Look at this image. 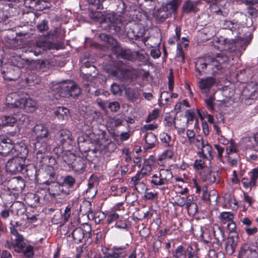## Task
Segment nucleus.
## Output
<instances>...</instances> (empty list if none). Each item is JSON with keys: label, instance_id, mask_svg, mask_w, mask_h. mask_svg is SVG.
I'll return each mask as SVG.
<instances>
[{"label": "nucleus", "instance_id": "nucleus-3", "mask_svg": "<svg viewBox=\"0 0 258 258\" xmlns=\"http://www.w3.org/2000/svg\"><path fill=\"white\" fill-rule=\"evenodd\" d=\"M51 91L54 98L57 100L61 97H76L81 93L80 88L71 81L54 84L51 87Z\"/></svg>", "mask_w": 258, "mask_h": 258}, {"label": "nucleus", "instance_id": "nucleus-34", "mask_svg": "<svg viewBox=\"0 0 258 258\" xmlns=\"http://www.w3.org/2000/svg\"><path fill=\"white\" fill-rule=\"evenodd\" d=\"M29 61L28 59L22 58L20 56H16L14 57L13 62L19 69L20 68H24L27 66H29Z\"/></svg>", "mask_w": 258, "mask_h": 258}, {"label": "nucleus", "instance_id": "nucleus-58", "mask_svg": "<svg viewBox=\"0 0 258 258\" xmlns=\"http://www.w3.org/2000/svg\"><path fill=\"white\" fill-rule=\"evenodd\" d=\"M214 100H215V98L213 96H211L209 98H208L205 100V102L206 104H207V106L211 110L214 109Z\"/></svg>", "mask_w": 258, "mask_h": 258}, {"label": "nucleus", "instance_id": "nucleus-35", "mask_svg": "<svg viewBox=\"0 0 258 258\" xmlns=\"http://www.w3.org/2000/svg\"><path fill=\"white\" fill-rule=\"evenodd\" d=\"M153 15L154 17L160 22H163L169 16V15L163 10L162 7L155 10Z\"/></svg>", "mask_w": 258, "mask_h": 258}, {"label": "nucleus", "instance_id": "nucleus-27", "mask_svg": "<svg viewBox=\"0 0 258 258\" xmlns=\"http://www.w3.org/2000/svg\"><path fill=\"white\" fill-rule=\"evenodd\" d=\"M243 95L248 99H255L258 98V88H252L250 85H248L243 90Z\"/></svg>", "mask_w": 258, "mask_h": 258}, {"label": "nucleus", "instance_id": "nucleus-28", "mask_svg": "<svg viewBox=\"0 0 258 258\" xmlns=\"http://www.w3.org/2000/svg\"><path fill=\"white\" fill-rule=\"evenodd\" d=\"M13 148L12 144H0V156L5 157L12 156Z\"/></svg>", "mask_w": 258, "mask_h": 258}, {"label": "nucleus", "instance_id": "nucleus-24", "mask_svg": "<svg viewBox=\"0 0 258 258\" xmlns=\"http://www.w3.org/2000/svg\"><path fill=\"white\" fill-rule=\"evenodd\" d=\"M212 148L211 146L206 141L203 147H202L198 151V154L200 157L203 159L208 158V157H212Z\"/></svg>", "mask_w": 258, "mask_h": 258}, {"label": "nucleus", "instance_id": "nucleus-49", "mask_svg": "<svg viewBox=\"0 0 258 258\" xmlns=\"http://www.w3.org/2000/svg\"><path fill=\"white\" fill-rule=\"evenodd\" d=\"M159 115V110L158 109H154L152 111V113L148 115V118L146 119V122H148L157 118Z\"/></svg>", "mask_w": 258, "mask_h": 258}, {"label": "nucleus", "instance_id": "nucleus-41", "mask_svg": "<svg viewBox=\"0 0 258 258\" xmlns=\"http://www.w3.org/2000/svg\"><path fill=\"white\" fill-rule=\"evenodd\" d=\"M164 10L170 16L172 13L176 11L177 8L170 2L162 6Z\"/></svg>", "mask_w": 258, "mask_h": 258}, {"label": "nucleus", "instance_id": "nucleus-14", "mask_svg": "<svg viewBox=\"0 0 258 258\" xmlns=\"http://www.w3.org/2000/svg\"><path fill=\"white\" fill-rule=\"evenodd\" d=\"M216 82L215 78L207 77L200 79L198 82V86L203 93H208Z\"/></svg>", "mask_w": 258, "mask_h": 258}, {"label": "nucleus", "instance_id": "nucleus-39", "mask_svg": "<svg viewBox=\"0 0 258 258\" xmlns=\"http://www.w3.org/2000/svg\"><path fill=\"white\" fill-rule=\"evenodd\" d=\"M174 121V126L177 130V133L179 135L183 134L186 128L188 127L185 124V121H183L182 124H179L178 118H175Z\"/></svg>", "mask_w": 258, "mask_h": 258}, {"label": "nucleus", "instance_id": "nucleus-55", "mask_svg": "<svg viewBox=\"0 0 258 258\" xmlns=\"http://www.w3.org/2000/svg\"><path fill=\"white\" fill-rule=\"evenodd\" d=\"M71 207L69 206H67L64 210V213L62 215V218L64 222H67L71 215Z\"/></svg>", "mask_w": 258, "mask_h": 258}, {"label": "nucleus", "instance_id": "nucleus-18", "mask_svg": "<svg viewBox=\"0 0 258 258\" xmlns=\"http://www.w3.org/2000/svg\"><path fill=\"white\" fill-rule=\"evenodd\" d=\"M33 132L36 135V140H47L48 137V131L43 124H37L33 127Z\"/></svg>", "mask_w": 258, "mask_h": 258}, {"label": "nucleus", "instance_id": "nucleus-12", "mask_svg": "<svg viewBox=\"0 0 258 258\" xmlns=\"http://www.w3.org/2000/svg\"><path fill=\"white\" fill-rule=\"evenodd\" d=\"M12 156H16L25 160L28 154V149L27 145L23 142L14 143L13 148Z\"/></svg>", "mask_w": 258, "mask_h": 258}, {"label": "nucleus", "instance_id": "nucleus-10", "mask_svg": "<svg viewBox=\"0 0 258 258\" xmlns=\"http://www.w3.org/2000/svg\"><path fill=\"white\" fill-rule=\"evenodd\" d=\"M110 74L119 79L125 76L130 77L132 79H137L139 77V70L134 69L124 71L121 68H115L110 71Z\"/></svg>", "mask_w": 258, "mask_h": 258}, {"label": "nucleus", "instance_id": "nucleus-47", "mask_svg": "<svg viewBox=\"0 0 258 258\" xmlns=\"http://www.w3.org/2000/svg\"><path fill=\"white\" fill-rule=\"evenodd\" d=\"M68 147L64 145H56L53 149V152L58 157L63 153L64 148Z\"/></svg>", "mask_w": 258, "mask_h": 258}, {"label": "nucleus", "instance_id": "nucleus-1", "mask_svg": "<svg viewBox=\"0 0 258 258\" xmlns=\"http://www.w3.org/2000/svg\"><path fill=\"white\" fill-rule=\"evenodd\" d=\"M236 19L233 21L225 20L222 24L224 29H229L235 35L234 39L226 38L221 40L224 45L223 49L230 52L244 50L251 39L250 34H242V27L245 24L244 21L246 19V16L240 13L237 14Z\"/></svg>", "mask_w": 258, "mask_h": 258}, {"label": "nucleus", "instance_id": "nucleus-62", "mask_svg": "<svg viewBox=\"0 0 258 258\" xmlns=\"http://www.w3.org/2000/svg\"><path fill=\"white\" fill-rule=\"evenodd\" d=\"M250 177L251 178L252 182H255L256 183L258 179V169L255 168L252 169L251 172Z\"/></svg>", "mask_w": 258, "mask_h": 258}, {"label": "nucleus", "instance_id": "nucleus-17", "mask_svg": "<svg viewBox=\"0 0 258 258\" xmlns=\"http://www.w3.org/2000/svg\"><path fill=\"white\" fill-rule=\"evenodd\" d=\"M200 174L201 180L209 184L215 182L218 177L217 172L212 171L208 168H204Z\"/></svg>", "mask_w": 258, "mask_h": 258}, {"label": "nucleus", "instance_id": "nucleus-57", "mask_svg": "<svg viewBox=\"0 0 258 258\" xmlns=\"http://www.w3.org/2000/svg\"><path fill=\"white\" fill-rule=\"evenodd\" d=\"M205 166V163L203 160H196L194 163V167L197 169H203Z\"/></svg>", "mask_w": 258, "mask_h": 258}, {"label": "nucleus", "instance_id": "nucleus-52", "mask_svg": "<svg viewBox=\"0 0 258 258\" xmlns=\"http://www.w3.org/2000/svg\"><path fill=\"white\" fill-rule=\"evenodd\" d=\"M188 258H199L197 252L194 250L191 246H188L186 249Z\"/></svg>", "mask_w": 258, "mask_h": 258}, {"label": "nucleus", "instance_id": "nucleus-56", "mask_svg": "<svg viewBox=\"0 0 258 258\" xmlns=\"http://www.w3.org/2000/svg\"><path fill=\"white\" fill-rule=\"evenodd\" d=\"M176 56L179 58L180 57L181 61H184V55L182 51V48L179 44H177V45Z\"/></svg>", "mask_w": 258, "mask_h": 258}, {"label": "nucleus", "instance_id": "nucleus-51", "mask_svg": "<svg viewBox=\"0 0 258 258\" xmlns=\"http://www.w3.org/2000/svg\"><path fill=\"white\" fill-rule=\"evenodd\" d=\"M119 218V215L116 213H113L109 215L107 219V223L108 224L111 223L113 221H116Z\"/></svg>", "mask_w": 258, "mask_h": 258}, {"label": "nucleus", "instance_id": "nucleus-20", "mask_svg": "<svg viewBox=\"0 0 258 258\" xmlns=\"http://www.w3.org/2000/svg\"><path fill=\"white\" fill-rule=\"evenodd\" d=\"M19 77V69L14 67H11L7 72L4 73L3 75L4 79L8 81H16Z\"/></svg>", "mask_w": 258, "mask_h": 258}, {"label": "nucleus", "instance_id": "nucleus-60", "mask_svg": "<svg viewBox=\"0 0 258 258\" xmlns=\"http://www.w3.org/2000/svg\"><path fill=\"white\" fill-rule=\"evenodd\" d=\"M47 175L48 178V179L46 181V184H50L51 183H54L55 182L56 178H55V175L54 172H51L49 174L47 173Z\"/></svg>", "mask_w": 258, "mask_h": 258}, {"label": "nucleus", "instance_id": "nucleus-15", "mask_svg": "<svg viewBox=\"0 0 258 258\" xmlns=\"http://www.w3.org/2000/svg\"><path fill=\"white\" fill-rule=\"evenodd\" d=\"M127 255L126 247L124 245L113 246L107 253L108 257L124 258Z\"/></svg>", "mask_w": 258, "mask_h": 258}, {"label": "nucleus", "instance_id": "nucleus-31", "mask_svg": "<svg viewBox=\"0 0 258 258\" xmlns=\"http://www.w3.org/2000/svg\"><path fill=\"white\" fill-rule=\"evenodd\" d=\"M182 10L185 13L196 12L197 11L196 3L190 0L186 1L182 6Z\"/></svg>", "mask_w": 258, "mask_h": 258}, {"label": "nucleus", "instance_id": "nucleus-33", "mask_svg": "<svg viewBox=\"0 0 258 258\" xmlns=\"http://www.w3.org/2000/svg\"><path fill=\"white\" fill-rule=\"evenodd\" d=\"M125 94L128 100L132 102L139 98V91L137 89L127 88L125 90Z\"/></svg>", "mask_w": 258, "mask_h": 258}, {"label": "nucleus", "instance_id": "nucleus-64", "mask_svg": "<svg viewBox=\"0 0 258 258\" xmlns=\"http://www.w3.org/2000/svg\"><path fill=\"white\" fill-rule=\"evenodd\" d=\"M186 136L188 139V141L190 143L194 141L195 138V133L193 130H187L186 131Z\"/></svg>", "mask_w": 258, "mask_h": 258}, {"label": "nucleus", "instance_id": "nucleus-30", "mask_svg": "<svg viewBox=\"0 0 258 258\" xmlns=\"http://www.w3.org/2000/svg\"><path fill=\"white\" fill-rule=\"evenodd\" d=\"M11 208L12 211L18 215H22L26 211L24 204L20 202H15L12 205Z\"/></svg>", "mask_w": 258, "mask_h": 258}, {"label": "nucleus", "instance_id": "nucleus-25", "mask_svg": "<svg viewBox=\"0 0 258 258\" xmlns=\"http://www.w3.org/2000/svg\"><path fill=\"white\" fill-rule=\"evenodd\" d=\"M29 67L30 70L33 71L44 72L46 69V65L43 60H32L30 62Z\"/></svg>", "mask_w": 258, "mask_h": 258}, {"label": "nucleus", "instance_id": "nucleus-11", "mask_svg": "<svg viewBox=\"0 0 258 258\" xmlns=\"http://www.w3.org/2000/svg\"><path fill=\"white\" fill-rule=\"evenodd\" d=\"M115 49L117 52V57L124 59L133 61L139 57L141 60L144 57L143 54L139 51L131 52L129 49H122L119 46L115 47Z\"/></svg>", "mask_w": 258, "mask_h": 258}, {"label": "nucleus", "instance_id": "nucleus-54", "mask_svg": "<svg viewBox=\"0 0 258 258\" xmlns=\"http://www.w3.org/2000/svg\"><path fill=\"white\" fill-rule=\"evenodd\" d=\"M160 138L161 141L166 144L169 143L171 137L166 133H162L160 135Z\"/></svg>", "mask_w": 258, "mask_h": 258}, {"label": "nucleus", "instance_id": "nucleus-37", "mask_svg": "<svg viewBox=\"0 0 258 258\" xmlns=\"http://www.w3.org/2000/svg\"><path fill=\"white\" fill-rule=\"evenodd\" d=\"M219 218L223 224H226L233 221L234 215L231 212H223L220 214Z\"/></svg>", "mask_w": 258, "mask_h": 258}, {"label": "nucleus", "instance_id": "nucleus-9", "mask_svg": "<svg viewBox=\"0 0 258 258\" xmlns=\"http://www.w3.org/2000/svg\"><path fill=\"white\" fill-rule=\"evenodd\" d=\"M122 22V18L114 12L107 13L105 16H103L100 22L102 27L104 28L110 27L111 25H117L121 24Z\"/></svg>", "mask_w": 258, "mask_h": 258}, {"label": "nucleus", "instance_id": "nucleus-23", "mask_svg": "<svg viewBox=\"0 0 258 258\" xmlns=\"http://www.w3.org/2000/svg\"><path fill=\"white\" fill-rule=\"evenodd\" d=\"M11 187L14 190L20 191L24 188V180L21 177L14 178L10 181Z\"/></svg>", "mask_w": 258, "mask_h": 258}, {"label": "nucleus", "instance_id": "nucleus-40", "mask_svg": "<svg viewBox=\"0 0 258 258\" xmlns=\"http://www.w3.org/2000/svg\"><path fill=\"white\" fill-rule=\"evenodd\" d=\"M194 198L191 196H188L185 199V205L188 210L194 209L195 212L197 211V206L193 202Z\"/></svg>", "mask_w": 258, "mask_h": 258}, {"label": "nucleus", "instance_id": "nucleus-43", "mask_svg": "<svg viewBox=\"0 0 258 258\" xmlns=\"http://www.w3.org/2000/svg\"><path fill=\"white\" fill-rule=\"evenodd\" d=\"M194 144L199 150L203 146L206 141H204L203 137L200 135H198L194 140V141L190 143Z\"/></svg>", "mask_w": 258, "mask_h": 258}, {"label": "nucleus", "instance_id": "nucleus-13", "mask_svg": "<svg viewBox=\"0 0 258 258\" xmlns=\"http://www.w3.org/2000/svg\"><path fill=\"white\" fill-rule=\"evenodd\" d=\"M84 229L81 227H78L75 229L72 232V237L73 238L75 242L77 243L81 242L84 237L85 232L88 233L90 235L91 231V226L87 224L83 225Z\"/></svg>", "mask_w": 258, "mask_h": 258}, {"label": "nucleus", "instance_id": "nucleus-38", "mask_svg": "<svg viewBox=\"0 0 258 258\" xmlns=\"http://www.w3.org/2000/svg\"><path fill=\"white\" fill-rule=\"evenodd\" d=\"M172 258H186V251L181 245L178 246L173 251Z\"/></svg>", "mask_w": 258, "mask_h": 258}, {"label": "nucleus", "instance_id": "nucleus-48", "mask_svg": "<svg viewBox=\"0 0 258 258\" xmlns=\"http://www.w3.org/2000/svg\"><path fill=\"white\" fill-rule=\"evenodd\" d=\"M111 91L114 95H120L121 93V89L118 84L113 83L111 86Z\"/></svg>", "mask_w": 258, "mask_h": 258}, {"label": "nucleus", "instance_id": "nucleus-45", "mask_svg": "<svg viewBox=\"0 0 258 258\" xmlns=\"http://www.w3.org/2000/svg\"><path fill=\"white\" fill-rule=\"evenodd\" d=\"M173 155V152L171 150H166L164 151L159 157L160 160H163L166 159H171Z\"/></svg>", "mask_w": 258, "mask_h": 258}, {"label": "nucleus", "instance_id": "nucleus-26", "mask_svg": "<svg viewBox=\"0 0 258 258\" xmlns=\"http://www.w3.org/2000/svg\"><path fill=\"white\" fill-rule=\"evenodd\" d=\"M18 120L17 117L12 115L0 116V125L4 126H14Z\"/></svg>", "mask_w": 258, "mask_h": 258}, {"label": "nucleus", "instance_id": "nucleus-22", "mask_svg": "<svg viewBox=\"0 0 258 258\" xmlns=\"http://www.w3.org/2000/svg\"><path fill=\"white\" fill-rule=\"evenodd\" d=\"M72 166L76 172L82 173L86 168V161L81 157H78L73 162Z\"/></svg>", "mask_w": 258, "mask_h": 258}, {"label": "nucleus", "instance_id": "nucleus-32", "mask_svg": "<svg viewBox=\"0 0 258 258\" xmlns=\"http://www.w3.org/2000/svg\"><path fill=\"white\" fill-rule=\"evenodd\" d=\"M145 140L147 144L148 149L154 148L156 144L157 138L155 135L152 133H149L145 137Z\"/></svg>", "mask_w": 258, "mask_h": 258}, {"label": "nucleus", "instance_id": "nucleus-59", "mask_svg": "<svg viewBox=\"0 0 258 258\" xmlns=\"http://www.w3.org/2000/svg\"><path fill=\"white\" fill-rule=\"evenodd\" d=\"M241 183L245 189H248L249 191L251 190L252 186L249 182V179L248 178L243 177L241 180Z\"/></svg>", "mask_w": 258, "mask_h": 258}, {"label": "nucleus", "instance_id": "nucleus-21", "mask_svg": "<svg viewBox=\"0 0 258 258\" xmlns=\"http://www.w3.org/2000/svg\"><path fill=\"white\" fill-rule=\"evenodd\" d=\"M184 117L186 119L185 124L189 127L190 125H192L195 122V126L196 127L198 123V118L196 117L195 112L191 109L187 110L185 112Z\"/></svg>", "mask_w": 258, "mask_h": 258}, {"label": "nucleus", "instance_id": "nucleus-50", "mask_svg": "<svg viewBox=\"0 0 258 258\" xmlns=\"http://www.w3.org/2000/svg\"><path fill=\"white\" fill-rule=\"evenodd\" d=\"M64 183L67 184L69 187H72L75 183V178L72 176H67L64 179Z\"/></svg>", "mask_w": 258, "mask_h": 258}, {"label": "nucleus", "instance_id": "nucleus-19", "mask_svg": "<svg viewBox=\"0 0 258 258\" xmlns=\"http://www.w3.org/2000/svg\"><path fill=\"white\" fill-rule=\"evenodd\" d=\"M7 244L9 248H14L15 250L19 253L21 252L22 247L25 245L24 242V238L22 235L15 237L14 243L8 241Z\"/></svg>", "mask_w": 258, "mask_h": 258}, {"label": "nucleus", "instance_id": "nucleus-36", "mask_svg": "<svg viewBox=\"0 0 258 258\" xmlns=\"http://www.w3.org/2000/svg\"><path fill=\"white\" fill-rule=\"evenodd\" d=\"M25 257L26 258H33L34 255V247L31 245H25L22 247V251Z\"/></svg>", "mask_w": 258, "mask_h": 258}, {"label": "nucleus", "instance_id": "nucleus-53", "mask_svg": "<svg viewBox=\"0 0 258 258\" xmlns=\"http://www.w3.org/2000/svg\"><path fill=\"white\" fill-rule=\"evenodd\" d=\"M108 108L112 111L117 112L120 108V105L118 102L116 101H114L109 104Z\"/></svg>", "mask_w": 258, "mask_h": 258}, {"label": "nucleus", "instance_id": "nucleus-6", "mask_svg": "<svg viewBox=\"0 0 258 258\" xmlns=\"http://www.w3.org/2000/svg\"><path fill=\"white\" fill-rule=\"evenodd\" d=\"M27 164L28 163H26L25 160L14 156L7 161L6 169L8 172L12 174H17L25 170Z\"/></svg>", "mask_w": 258, "mask_h": 258}, {"label": "nucleus", "instance_id": "nucleus-2", "mask_svg": "<svg viewBox=\"0 0 258 258\" xmlns=\"http://www.w3.org/2000/svg\"><path fill=\"white\" fill-rule=\"evenodd\" d=\"M229 60L225 52L221 51L215 56H205L197 59L195 69L199 76L204 74L215 75L224 68V65Z\"/></svg>", "mask_w": 258, "mask_h": 258}, {"label": "nucleus", "instance_id": "nucleus-16", "mask_svg": "<svg viewBox=\"0 0 258 258\" xmlns=\"http://www.w3.org/2000/svg\"><path fill=\"white\" fill-rule=\"evenodd\" d=\"M144 178V177L138 172L131 178V184L139 192H143L146 189V184L143 180Z\"/></svg>", "mask_w": 258, "mask_h": 258}, {"label": "nucleus", "instance_id": "nucleus-5", "mask_svg": "<svg viewBox=\"0 0 258 258\" xmlns=\"http://www.w3.org/2000/svg\"><path fill=\"white\" fill-rule=\"evenodd\" d=\"M35 144V149L36 150V159L38 162L42 165L47 164L51 157L47 154L49 148L46 143L47 140H36Z\"/></svg>", "mask_w": 258, "mask_h": 258}, {"label": "nucleus", "instance_id": "nucleus-7", "mask_svg": "<svg viewBox=\"0 0 258 258\" xmlns=\"http://www.w3.org/2000/svg\"><path fill=\"white\" fill-rule=\"evenodd\" d=\"M10 107L24 108L29 111L34 110L37 106V102L30 98L23 97L20 99H16L14 102L9 103Z\"/></svg>", "mask_w": 258, "mask_h": 258}, {"label": "nucleus", "instance_id": "nucleus-63", "mask_svg": "<svg viewBox=\"0 0 258 258\" xmlns=\"http://www.w3.org/2000/svg\"><path fill=\"white\" fill-rule=\"evenodd\" d=\"M245 231L246 233L248 235L250 236L255 234L258 231V229L256 227H253L252 228L246 227L245 228Z\"/></svg>", "mask_w": 258, "mask_h": 258}, {"label": "nucleus", "instance_id": "nucleus-61", "mask_svg": "<svg viewBox=\"0 0 258 258\" xmlns=\"http://www.w3.org/2000/svg\"><path fill=\"white\" fill-rule=\"evenodd\" d=\"M37 28L40 32H43L46 30L48 28L47 21L43 20L41 23L39 24L37 26Z\"/></svg>", "mask_w": 258, "mask_h": 258}, {"label": "nucleus", "instance_id": "nucleus-46", "mask_svg": "<svg viewBox=\"0 0 258 258\" xmlns=\"http://www.w3.org/2000/svg\"><path fill=\"white\" fill-rule=\"evenodd\" d=\"M15 140L14 139H9V136L4 135L0 136V144L4 143L5 144H14Z\"/></svg>", "mask_w": 258, "mask_h": 258}, {"label": "nucleus", "instance_id": "nucleus-8", "mask_svg": "<svg viewBox=\"0 0 258 258\" xmlns=\"http://www.w3.org/2000/svg\"><path fill=\"white\" fill-rule=\"evenodd\" d=\"M73 139L72 133L67 128L59 130L55 134L54 141L56 145L69 146Z\"/></svg>", "mask_w": 258, "mask_h": 258}, {"label": "nucleus", "instance_id": "nucleus-42", "mask_svg": "<svg viewBox=\"0 0 258 258\" xmlns=\"http://www.w3.org/2000/svg\"><path fill=\"white\" fill-rule=\"evenodd\" d=\"M214 236L217 242H222L224 240V233L223 231L218 227L217 229L214 230Z\"/></svg>", "mask_w": 258, "mask_h": 258}, {"label": "nucleus", "instance_id": "nucleus-44", "mask_svg": "<svg viewBox=\"0 0 258 258\" xmlns=\"http://www.w3.org/2000/svg\"><path fill=\"white\" fill-rule=\"evenodd\" d=\"M152 167L149 164H145L143 165L142 168L138 171L143 177H145L148 175L152 171Z\"/></svg>", "mask_w": 258, "mask_h": 258}, {"label": "nucleus", "instance_id": "nucleus-4", "mask_svg": "<svg viewBox=\"0 0 258 258\" xmlns=\"http://www.w3.org/2000/svg\"><path fill=\"white\" fill-rule=\"evenodd\" d=\"M172 177L173 174L170 170L161 169L159 172L152 175L150 183L152 186L164 190L168 188Z\"/></svg>", "mask_w": 258, "mask_h": 258}, {"label": "nucleus", "instance_id": "nucleus-29", "mask_svg": "<svg viewBox=\"0 0 258 258\" xmlns=\"http://www.w3.org/2000/svg\"><path fill=\"white\" fill-rule=\"evenodd\" d=\"M54 114L59 120H65L68 117L69 110L64 107H58L54 111Z\"/></svg>", "mask_w": 258, "mask_h": 258}]
</instances>
